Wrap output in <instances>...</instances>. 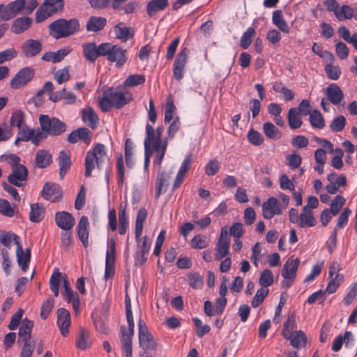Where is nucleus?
Masks as SVG:
<instances>
[{
    "mask_svg": "<svg viewBox=\"0 0 357 357\" xmlns=\"http://www.w3.org/2000/svg\"><path fill=\"white\" fill-rule=\"evenodd\" d=\"M333 153L335 154L331 159V165L336 169H340L343 166L342 157L344 152L342 149L336 148Z\"/></svg>",
    "mask_w": 357,
    "mask_h": 357,
    "instance_id": "69168bd1",
    "label": "nucleus"
},
{
    "mask_svg": "<svg viewBox=\"0 0 357 357\" xmlns=\"http://www.w3.org/2000/svg\"><path fill=\"white\" fill-rule=\"evenodd\" d=\"M45 213V209L43 204L39 203L32 204L29 213V220L32 222H40L43 220Z\"/></svg>",
    "mask_w": 357,
    "mask_h": 357,
    "instance_id": "e433bc0d",
    "label": "nucleus"
},
{
    "mask_svg": "<svg viewBox=\"0 0 357 357\" xmlns=\"http://www.w3.org/2000/svg\"><path fill=\"white\" fill-rule=\"evenodd\" d=\"M128 52L119 45L103 43L102 56H105L109 62L115 63L117 68L122 67L128 60Z\"/></svg>",
    "mask_w": 357,
    "mask_h": 357,
    "instance_id": "423d86ee",
    "label": "nucleus"
},
{
    "mask_svg": "<svg viewBox=\"0 0 357 357\" xmlns=\"http://www.w3.org/2000/svg\"><path fill=\"white\" fill-rule=\"evenodd\" d=\"M168 6V0H150L146 7L147 15L149 17H153L158 12L165 10Z\"/></svg>",
    "mask_w": 357,
    "mask_h": 357,
    "instance_id": "a878e982",
    "label": "nucleus"
},
{
    "mask_svg": "<svg viewBox=\"0 0 357 357\" xmlns=\"http://www.w3.org/2000/svg\"><path fill=\"white\" fill-rule=\"evenodd\" d=\"M189 285L195 289H202L204 285L203 278L197 273H190L188 275Z\"/></svg>",
    "mask_w": 357,
    "mask_h": 357,
    "instance_id": "680f3d73",
    "label": "nucleus"
},
{
    "mask_svg": "<svg viewBox=\"0 0 357 357\" xmlns=\"http://www.w3.org/2000/svg\"><path fill=\"white\" fill-rule=\"evenodd\" d=\"M70 51L71 49L66 47L60 49L55 52H48L43 55L42 59L45 61H51L52 63L60 62L70 52Z\"/></svg>",
    "mask_w": 357,
    "mask_h": 357,
    "instance_id": "473e14b6",
    "label": "nucleus"
},
{
    "mask_svg": "<svg viewBox=\"0 0 357 357\" xmlns=\"http://www.w3.org/2000/svg\"><path fill=\"white\" fill-rule=\"evenodd\" d=\"M89 228L90 225L87 216H82L77 227V234L79 241L85 248L89 245Z\"/></svg>",
    "mask_w": 357,
    "mask_h": 357,
    "instance_id": "f3484780",
    "label": "nucleus"
},
{
    "mask_svg": "<svg viewBox=\"0 0 357 357\" xmlns=\"http://www.w3.org/2000/svg\"><path fill=\"white\" fill-rule=\"evenodd\" d=\"M328 100L333 105H337L341 103L344 98V93L339 86L335 83L329 84L324 90Z\"/></svg>",
    "mask_w": 357,
    "mask_h": 357,
    "instance_id": "5701e85b",
    "label": "nucleus"
},
{
    "mask_svg": "<svg viewBox=\"0 0 357 357\" xmlns=\"http://www.w3.org/2000/svg\"><path fill=\"white\" fill-rule=\"evenodd\" d=\"M311 126L314 128L321 129L325 126V121L321 112L317 109H314L309 117Z\"/></svg>",
    "mask_w": 357,
    "mask_h": 357,
    "instance_id": "de8ad7c7",
    "label": "nucleus"
},
{
    "mask_svg": "<svg viewBox=\"0 0 357 357\" xmlns=\"http://www.w3.org/2000/svg\"><path fill=\"white\" fill-rule=\"evenodd\" d=\"M116 260V241L114 238L107 241V249L106 251L105 261L115 263Z\"/></svg>",
    "mask_w": 357,
    "mask_h": 357,
    "instance_id": "bf43d9fd",
    "label": "nucleus"
},
{
    "mask_svg": "<svg viewBox=\"0 0 357 357\" xmlns=\"http://www.w3.org/2000/svg\"><path fill=\"white\" fill-rule=\"evenodd\" d=\"M189 50L182 47L173 65V76L177 81H181L184 75L185 68L188 58Z\"/></svg>",
    "mask_w": 357,
    "mask_h": 357,
    "instance_id": "9b49d317",
    "label": "nucleus"
},
{
    "mask_svg": "<svg viewBox=\"0 0 357 357\" xmlns=\"http://www.w3.org/2000/svg\"><path fill=\"white\" fill-rule=\"evenodd\" d=\"M24 342L20 357H31L35 349V341L32 340H21Z\"/></svg>",
    "mask_w": 357,
    "mask_h": 357,
    "instance_id": "0e129e2a",
    "label": "nucleus"
},
{
    "mask_svg": "<svg viewBox=\"0 0 357 357\" xmlns=\"http://www.w3.org/2000/svg\"><path fill=\"white\" fill-rule=\"evenodd\" d=\"M52 161V156L49 151L39 149L37 151L35 157L36 165L40 169L46 168Z\"/></svg>",
    "mask_w": 357,
    "mask_h": 357,
    "instance_id": "7c9ffc66",
    "label": "nucleus"
},
{
    "mask_svg": "<svg viewBox=\"0 0 357 357\" xmlns=\"http://www.w3.org/2000/svg\"><path fill=\"white\" fill-rule=\"evenodd\" d=\"M17 206L16 204L10 203L5 199H0V213L3 215L12 218L15 215Z\"/></svg>",
    "mask_w": 357,
    "mask_h": 357,
    "instance_id": "c03bdc74",
    "label": "nucleus"
},
{
    "mask_svg": "<svg viewBox=\"0 0 357 357\" xmlns=\"http://www.w3.org/2000/svg\"><path fill=\"white\" fill-rule=\"evenodd\" d=\"M107 158L105 151V147L102 144H97L92 149H90L86 155L85 165V176L90 177L92 171L95 169L96 165L98 169L102 168V164Z\"/></svg>",
    "mask_w": 357,
    "mask_h": 357,
    "instance_id": "20e7f679",
    "label": "nucleus"
},
{
    "mask_svg": "<svg viewBox=\"0 0 357 357\" xmlns=\"http://www.w3.org/2000/svg\"><path fill=\"white\" fill-rule=\"evenodd\" d=\"M317 221L314 218L313 213L307 206L303 208V213L300 214V220L298 225L301 227H313L316 225Z\"/></svg>",
    "mask_w": 357,
    "mask_h": 357,
    "instance_id": "4c0bfd02",
    "label": "nucleus"
},
{
    "mask_svg": "<svg viewBox=\"0 0 357 357\" xmlns=\"http://www.w3.org/2000/svg\"><path fill=\"white\" fill-rule=\"evenodd\" d=\"M272 22L277 26L282 32L289 33L290 28L284 19L282 11L281 10H276L273 11L272 16Z\"/></svg>",
    "mask_w": 357,
    "mask_h": 357,
    "instance_id": "c9c22d12",
    "label": "nucleus"
},
{
    "mask_svg": "<svg viewBox=\"0 0 357 357\" xmlns=\"http://www.w3.org/2000/svg\"><path fill=\"white\" fill-rule=\"evenodd\" d=\"M176 111V107L172 98H168L165 110L164 122L165 123H169L173 119V116Z\"/></svg>",
    "mask_w": 357,
    "mask_h": 357,
    "instance_id": "4d7b16f0",
    "label": "nucleus"
},
{
    "mask_svg": "<svg viewBox=\"0 0 357 357\" xmlns=\"http://www.w3.org/2000/svg\"><path fill=\"white\" fill-rule=\"evenodd\" d=\"M27 177V168L24 165H22L12 168V172L8 176V181L15 186L21 187L26 181Z\"/></svg>",
    "mask_w": 357,
    "mask_h": 357,
    "instance_id": "ddd939ff",
    "label": "nucleus"
},
{
    "mask_svg": "<svg viewBox=\"0 0 357 357\" xmlns=\"http://www.w3.org/2000/svg\"><path fill=\"white\" fill-rule=\"evenodd\" d=\"M346 199L342 195H337L331 204V211L333 215H336L344 205Z\"/></svg>",
    "mask_w": 357,
    "mask_h": 357,
    "instance_id": "e2e57ef3",
    "label": "nucleus"
},
{
    "mask_svg": "<svg viewBox=\"0 0 357 357\" xmlns=\"http://www.w3.org/2000/svg\"><path fill=\"white\" fill-rule=\"evenodd\" d=\"M103 43L97 46L94 43L83 45V54L86 59L93 63L98 57L102 56Z\"/></svg>",
    "mask_w": 357,
    "mask_h": 357,
    "instance_id": "a211bd4d",
    "label": "nucleus"
},
{
    "mask_svg": "<svg viewBox=\"0 0 357 357\" xmlns=\"http://www.w3.org/2000/svg\"><path fill=\"white\" fill-rule=\"evenodd\" d=\"M324 70L327 77L332 80L338 79L342 73L341 69L338 66H333L331 63L326 64Z\"/></svg>",
    "mask_w": 357,
    "mask_h": 357,
    "instance_id": "6e6d98bb",
    "label": "nucleus"
},
{
    "mask_svg": "<svg viewBox=\"0 0 357 357\" xmlns=\"http://www.w3.org/2000/svg\"><path fill=\"white\" fill-rule=\"evenodd\" d=\"M38 129L36 130L27 125H24V127L18 129L14 144L18 146L21 142H27L31 141L32 144L37 146L42 142L41 138L38 137Z\"/></svg>",
    "mask_w": 357,
    "mask_h": 357,
    "instance_id": "1a4fd4ad",
    "label": "nucleus"
},
{
    "mask_svg": "<svg viewBox=\"0 0 357 357\" xmlns=\"http://www.w3.org/2000/svg\"><path fill=\"white\" fill-rule=\"evenodd\" d=\"M41 193L44 199L50 200L52 202H57L62 196L59 185L51 183H45Z\"/></svg>",
    "mask_w": 357,
    "mask_h": 357,
    "instance_id": "6ab92c4d",
    "label": "nucleus"
},
{
    "mask_svg": "<svg viewBox=\"0 0 357 357\" xmlns=\"http://www.w3.org/2000/svg\"><path fill=\"white\" fill-rule=\"evenodd\" d=\"M208 240L204 235L197 234L190 241V245L194 249H204L208 246Z\"/></svg>",
    "mask_w": 357,
    "mask_h": 357,
    "instance_id": "864d4df0",
    "label": "nucleus"
},
{
    "mask_svg": "<svg viewBox=\"0 0 357 357\" xmlns=\"http://www.w3.org/2000/svg\"><path fill=\"white\" fill-rule=\"evenodd\" d=\"M17 261L22 270L26 272L29 268V262L31 260V250L26 248L25 251L23 250L22 245H18L16 249Z\"/></svg>",
    "mask_w": 357,
    "mask_h": 357,
    "instance_id": "cd10ccee",
    "label": "nucleus"
},
{
    "mask_svg": "<svg viewBox=\"0 0 357 357\" xmlns=\"http://www.w3.org/2000/svg\"><path fill=\"white\" fill-rule=\"evenodd\" d=\"M256 31L254 28L248 27L241 38L240 45L247 50L252 43V38L255 36Z\"/></svg>",
    "mask_w": 357,
    "mask_h": 357,
    "instance_id": "09e8293b",
    "label": "nucleus"
},
{
    "mask_svg": "<svg viewBox=\"0 0 357 357\" xmlns=\"http://www.w3.org/2000/svg\"><path fill=\"white\" fill-rule=\"evenodd\" d=\"M273 281V274L270 269H265L261 272L259 279V283L262 287L261 288H266L272 285Z\"/></svg>",
    "mask_w": 357,
    "mask_h": 357,
    "instance_id": "5fc2aeb1",
    "label": "nucleus"
},
{
    "mask_svg": "<svg viewBox=\"0 0 357 357\" xmlns=\"http://www.w3.org/2000/svg\"><path fill=\"white\" fill-rule=\"evenodd\" d=\"M128 227V219L126 213V207L121 204L119 208V234L124 235L126 233Z\"/></svg>",
    "mask_w": 357,
    "mask_h": 357,
    "instance_id": "a19ab883",
    "label": "nucleus"
},
{
    "mask_svg": "<svg viewBox=\"0 0 357 357\" xmlns=\"http://www.w3.org/2000/svg\"><path fill=\"white\" fill-rule=\"evenodd\" d=\"M50 34L56 39L66 38L74 34L79 29V23L77 19L68 20L59 19L54 21L49 26Z\"/></svg>",
    "mask_w": 357,
    "mask_h": 357,
    "instance_id": "7ed1b4c3",
    "label": "nucleus"
},
{
    "mask_svg": "<svg viewBox=\"0 0 357 357\" xmlns=\"http://www.w3.org/2000/svg\"><path fill=\"white\" fill-rule=\"evenodd\" d=\"M132 100L131 94L126 96L124 93L119 91L117 89L110 87L103 91L98 105L102 112H107L112 107L121 109Z\"/></svg>",
    "mask_w": 357,
    "mask_h": 357,
    "instance_id": "f03ea898",
    "label": "nucleus"
},
{
    "mask_svg": "<svg viewBox=\"0 0 357 357\" xmlns=\"http://www.w3.org/2000/svg\"><path fill=\"white\" fill-rule=\"evenodd\" d=\"M287 121L289 128L292 130L299 128L303 123L301 115L297 113L296 108H290L287 114Z\"/></svg>",
    "mask_w": 357,
    "mask_h": 357,
    "instance_id": "37998d69",
    "label": "nucleus"
},
{
    "mask_svg": "<svg viewBox=\"0 0 357 357\" xmlns=\"http://www.w3.org/2000/svg\"><path fill=\"white\" fill-rule=\"evenodd\" d=\"M134 328L135 326H128V328L126 326H121L120 328L121 349L126 357H132V339L134 335Z\"/></svg>",
    "mask_w": 357,
    "mask_h": 357,
    "instance_id": "9d476101",
    "label": "nucleus"
},
{
    "mask_svg": "<svg viewBox=\"0 0 357 357\" xmlns=\"http://www.w3.org/2000/svg\"><path fill=\"white\" fill-rule=\"evenodd\" d=\"M56 315V324L60 332L63 337H66L69 333V327L71 324L70 313L66 309L61 307L57 310Z\"/></svg>",
    "mask_w": 357,
    "mask_h": 357,
    "instance_id": "2eb2a0df",
    "label": "nucleus"
},
{
    "mask_svg": "<svg viewBox=\"0 0 357 357\" xmlns=\"http://www.w3.org/2000/svg\"><path fill=\"white\" fill-rule=\"evenodd\" d=\"M10 123L11 126L17 127V129L24 127V125H26L24 114L20 110L15 111L11 115Z\"/></svg>",
    "mask_w": 357,
    "mask_h": 357,
    "instance_id": "603ef678",
    "label": "nucleus"
},
{
    "mask_svg": "<svg viewBox=\"0 0 357 357\" xmlns=\"http://www.w3.org/2000/svg\"><path fill=\"white\" fill-rule=\"evenodd\" d=\"M144 169L145 171H148L151 157L155 153V158L153 160V165L160 167L165 155L162 157L160 156V151L158 149H153L152 146L144 144Z\"/></svg>",
    "mask_w": 357,
    "mask_h": 357,
    "instance_id": "412c9836",
    "label": "nucleus"
},
{
    "mask_svg": "<svg viewBox=\"0 0 357 357\" xmlns=\"http://www.w3.org/2000/svg\"><path fill=\"white\" fill-rule=\"evenodd\" d=\"M0 242L6 248V249H10L12 243H14L17 248L21 245L20 237L12 231H0Z\"/></svg>",
    "mask_w": 357,
    "mask_h": 357,
    "instance_id": "72a5a7b5",
    "label": "nucleus"
},
{
    "mask_svg": "<svg viewBox=\"0 0 357 357\" xmlns=\"http://www.w3.org/2000/svg\"><path fill=\"white\" fill-rule=\"evenodd\" d=\"M268 292H269L268 289H266V288L259 289L257 291L256 294L254 296V298L251 302L252 306L255 308L259 306L263 303V301H264V299L267 296V295L268 294Z\"/></svg>",
    "mask_w": 357,
    "mask_h": 357,
    "instance_id": "13d9d810",
    "label": "nucleus"
},
{
    "mask_svg": "<svg viewBox=\"0 0 357 357\" xmlns=\"http://www.w3.org/2000/svg\"><path fill=\"white\" fill-rule=\"evenodd\" d=\"M263 132L266 137L271 139H279L282 137V132L271 122H265L263 124Z\"/></svg>",
    "mask_w": 357,
    "mask_h": 357,
    "instance_id": "a18cd8bd",
    "label": "nucleus"
},
{
    "mask_svg": "<svg viewBox=\"0 0 357 357\" xmlns=\"http://www.w3.org/2000/svg\"><path fill=\"white\" fill-rule=\"evenodd\" d=\"M137 325L139 347L146 351L155 350L158 347L157 341L148 330L145 323L139 319Z\"/></svg>",
    "mask_w": 357,
    "mask_h": 357,
    "instance_id": "6e6552de",
    "label": "nucleus"
},
{
    "mask_svg": "<svg viewBox=\"0 0 357 357\" xmlns=\"http://www.w3.org/2000/svg\"><path fill=\"white\" fill-rule=\"evenodd\" d=\"M43 49V45L38 40L28 39L21 47L22 53L26 57H33L38 55Z\"/></svg>",
    "mask_w": 357,
    "mask_h": 357,
    "instance_id": "4be33fe9",
    "label": "nucleus"
},
{
    "mask_svg": "<svg viewBox=\"0 0 357 357\" xmlns=\"http://www.w3.org/2000/svg\"><path fill=\"white\" fill-rule=\"evenodd\" d=\"M32 22V19L27 16L17 17L13 22L10 30L15 34L22 33L31 26Z\"/></svg>",
    "mask_w": 357,
    "mask_h": 357,
    "instance_id": "bb28decb",
    "label": "nucleus"
},
{
    "mask_svg": "<svg viewBox=\"0 0 357 357\" xmlns=\"http://www.w3.org/2000/svg\"><path fill=\"white\" fill-rule=\"evenodd\" d=\"M353 8L350 6L342 5L341 7L339 6L337 10L335 12V16L339 21H344L353 18Z\"/></svg>",
    "mask_w": 357,
    "mask_h": 357,
    "instance_id": "49530a36",
    "label": "nucleus"
},
{
    "mask_svg": "<svg viewBox=\"0 0 357 357\" xmlns=\"http://www.w3.org/2000/svg\"><path fill=\"white\" fill-rule=\"evenodd\" d=\"M172 176V172L160 171L156 178L155 198L158 199L162 193L166 192L169 185V180Z\"/></svg>",
    "mask_w": 357,
    "mask_h": 357,
    "instance_id": "b1692460",
    "label": "nucleus"
},
{
    "mask_svg": "<svg viewBox=\"0 0 357 357\" xmlns=\"http://www.w3.org/2000/svg\"><path fill=\"white\" fill-rule=\"evenodd\" d=\"M38 136L42 142L49 137H56L62 135L67 131V125L59 119L47 114H40L38 116Z\"/></svg>",
    "mask_w": 357,
    "mask_h": 357,
    "instance_id": "f257e3e1",
    "label": "nucleus"
},
{
    "mask_svg": "<svg viewBox=\"0 0 357 357\" xmlns=\"http://www.w3.org/2000/svg\"><path fill=\"white\" fill-rule=\"evenodd\" d=\"M357 294V283L351 284L347 289V293L343 301L345 305H351L354 301Z\"/></svg>",
    "mask_w": 357,
    "mask_h": 357,
    "instance_id": "774afa93",
    "label": "nucleus"
},
{
    "mask_svg": "<svg viewBox=\"0 0 357 357\" xmlns=\"http://www.w3.org/2000/svg\"><path fill=\"white\" fill-rule=\"evenodd\" d=\"M114 31L116 38L122 42H126L134 36L132 29L130 26H123L122 22H119L114 26Z\"/></svg>",
    "mask_w": 357,
    "mask_h": 357,
    "instance_id": "c85d7f7f",
    "label": "nucleus"
},
{
    "mask_svg": "<svg viewBox=\"0 0 357 357\" xmlns=\"http://www.w3.org/2000/svg\"><path fill=\"white\" fill-rule=\"evenodd\" d=\"M63 5V0H45L36 13V22H43L54 13L61 10Z\"/></svg>",
    "mask_w": 357,
    "mask_h": 357,
    "instance_id": "0eeeda50",
    "label": "nucleus"
},
{
    "mask_svg": "<svg viewBox=\"0 0 357 357\" xmlns=\"http://www.w3.org/2000/svg\"><path fill=\"white\" fill-rule=\"evenodd\" d=\"M33 326V322L24 318L20 327L18 335L20 340H31V334Z\"/></svg>",
    "mask_w": 357,
    "mask_h": 357,
    "instance_id": "58836bf2",
    "label": "nucleus"
},
{
    "mask_svg": "<svg viewBox=\"0 0 357 357\" xmlns=\"http://www.w3.org/2000/svg\"><path fill=\"white\" fill-rule=\"evenodd\" d=\"M300 264L298 258L289 257L283 266L282 276L283 278H295Z\"/></svg>",
    "mask_w": 357,
    "mask_h": 357,
    "instance_id": "393cba45",
    "label": "nucleus"
},
{
    "mask_svg": "<svg viewBox=\"0 0 357 357\" xmlns=\"http://www.w3.org/2000/svg\"><path fill=\"white\" fill-rule=\"evenodd\" d=\"M164 128L162 126L154 129L153 126L147 123L146 125V137L144 144L152 146L153 149H160V156L165 155L168 146L167 138L162 139Z\"/></svg>",
    "mask_w": 357,
    "mask_h": 357,
    "instance_id": "39448f33",
    "label": "nucleus"
},
{
    "mask_svg": "<svg viewBox=\"0 0 357 357\" xmlns=\"http://www.w3.org/2000/svg\"><path fill=\"white\" fill-rule=\"evenodd\" d=\"M229 238L228 236V230L227 227L221 229L220 234L216 245L215 259L220 260L224 258L229 252Z\"/></svg>",
    "mask_w": 357,
    "mask_h": 357,
    "instance_id": "4468645a",
    "label": "nucleus"
},
{
    "mask_svg": "<svg viewBox=\"0 0 357 357\" xmlns=\"http://www.w3.org/2000/svg\"><path fill=\"white\" fill-rule=\"evenodd\" d=\"M145 77L143 75L134 74L129 75L123 82L124 87H133L145 82Z\"/></svg>",
    "mask_w": 357,
    "mask_h": 357,
    "instance_id": "8fccbe9b",
    "label": "nucleus"
},
{
    "mask_svg": "<svg viewBox=\"0 0 357 357\" xmlns=\"http://www.w3.org/2000/svg\"><path fill=\"white\" fill-rule=\"evenodd\" d=\"M59 176L62 179L71 166V159L68 151L63 150L59 154Z\"/></svg>",
    "mask_w": 357,
    "mask_h": 357,
    "instance_id": "c756f323",
    "label": "nucleus"
},
{
    "mask_svg": "<svg viewBox=\"0 0 357 357\" xmlns=\"http://www.w3.org/2000/svg\"><path fill=\"white\" fill-rule=\"evenodd\" d=\"M133 144L130 139L127 138L125 142V160L126 165L128 168H132L134 166V160L132 158L133 154Z\"/></svg>",
    "mask_w": 357,
    "mask_h": 357,
    "instance_id": "3c124183",
    "label": "nucleus"
},
{
    "mask_svg": "<svg viewBox=\"0 0 357 357\" xmlns=\"http://www.w3.org/2000/svg\"><path fill=\"white\" fill-rule=\"evenodd\" d=\"M56 225L63 230H70L75 223V220L72 214L66 211H59L55 214Z\"/></svg>",
    "mask_w": 357,
    "mask_h": 357,
    "instance_id": "aec40b11",
    "label": "nucleus"
},
{
    "mask_svg": "<svg viewBox=\"0 0 357 357\" xmlns=\"http://www.w3.org/2000/svg\"><path fill=\"white\" fill-rule=\"evenodd\" d=\"M247 137L248 142L254 146H259L264 142L261 134L252 128L248 131Z\"/></svg>",
    "mask_w": 357,
    "mask_h": 357,
    "instance_id": "052dcab7",
    "label": "nucleus"
},
{
    "mask_svg": "<svg viewBox=\"0 0 357 357\" xmlns=\"http://www.w3.org/2000/svg\"><path fill=\"white\" fill-rule=\"evenodd\" d=\"M63 275L59 271L58 268L54 269L53 273L50 279V288L55 297L59 296L60 284L63 280Z\"/></svg>",
    "mask_w": 357,
    "mask_h": 357,
    "instance_id": "ea45409f",
    "label": "nucleus"
},
{
    "mask_svg": "<svg viewBox=\"0 0 357 357\" xmlns=\"http://www.w3.org/2000/svg\"><path fill=\"white\" fill-rule=\"evenodd\" d=\"M290 341L291 345L296 349L305 347L306 343V337L303 331H298L295 333H292L291 336L285 337Z\"/></svg>",
    "mask_w": 357,
    "mask_h": 357,
    "instance_id": "79ce46f5",
    "label": "nucleus"
},
{
    "mask_svg": "<svg viewBox=\"0 0 357 357\" xmlns=\"http://www.w3.org/2000/svg\"><path fill=\"white\" fill-rule=\"evenodd\" d=\"M263 216L266 219H271L275 215H280L282 211L276 198L269 197L262 204Z\"/></svg>",
    "mask_w": 357,
    "mask_h": 357,
    "instance_id": "dca6fc26",
    "label": "nucleus"
},
{
    "mask_svg": "<svg viewBox=\"0 0 357 357\" xmlns=\"http://www.w3.org/2000/svg\"><path fill=\"white\" fill-rule=\"evenodd\" d=\"M82 119L92 129L96 128L99 120L92 107H88L82 111Z\"/></svg>",
    "mask_w": 357,
    "mask_h": 357,
    "instance_id": "f704fd0d",
    "label": "nucleus"
},
{
    "mask_svg": "<svg viewBox=\"0 0 357 357\" xmlns=\"http://www.w3.org/2000/svg\"><path fill=\"white\" fill-rule=\"evenodd\" d=\"M346 119L344 116L340 115L335 118L330 124V128L333 132H341L345 127Z\"/></svg>",
    "mask_w": 357,
    "mask_h": 357,
    "instance_id": "338daca9",
    "label": "nucleus"
},
{
    "mask_svg": "<svg viewBox=\"0 0 357 357\" xmlns=\"http://www.w3.org/2000/svg\"><path fill=\"white\" fill-rule=\"evenodd\" d=\"M34 76V70L31 67L23 68L15 75L10 82L13 89H20L30 82Z\"/></svg>",
    "mask_w": 357,
    "mask_h": 357,
    "instance_id": "f8f14e48",
    "label": "nucleus"
},
{
    "mask_svg": "<svg viewBox=\"0 0 357 357\" xmlns=\"http://www.w3.org/2000/svg\"><path fill=\"white\" fill-rule=\"evenodd\" d=\"M107 19L103 17L91 16L86 23L88 31L98 32L102 30L107 24Z\"/></svg>",
    "mask_w": 357,
    "mask_h": 357,
    "instance_id": "2f4dec72",
    "label": "nucleus"
}]
</instances>
